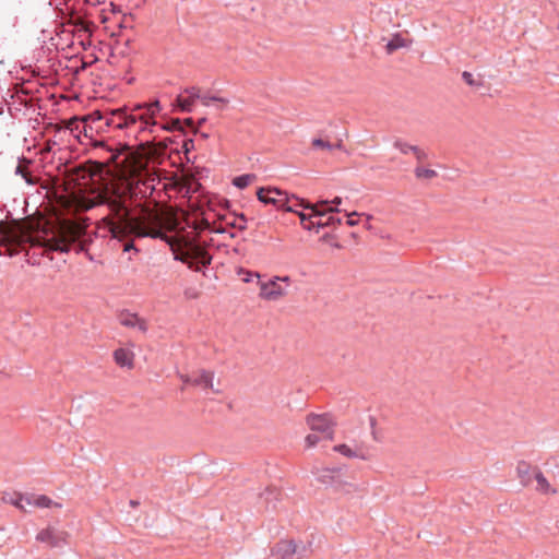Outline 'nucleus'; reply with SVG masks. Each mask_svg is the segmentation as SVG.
Here are the masks:
<instances>
[{
	"label": "nucleus",
	"instance_id": "obj_1",
	"mask_svg": "<svg viewBox=\"0 0 559 559\" xmlns=\"http://www.w3.org/2000/svg\"><path fill=\"white\" fill-rule=\"evenodd\" d=\"M128 160L126 175L106 187L99 198L110 211L103 221L111 238L121 242L124 252H138L133 238L166 239L158 216L145 204L160 177L147 158L131 155Z\"/></svg>",
	"mask_w": 559,
	"mask_h": 559
},
{
	"label": "nucleus",
	"instance_id": "obj_2",
	"mask_svg": "<svg viewBox=\"0 0 559 559\" xmlns=\"http://www.w3.org/2000/svg\"><path fill=\"white\" fill-rule=\"evenodd\" d=\"M96 121L99 123L98 128L106 126L112 130L123 131L126 138L139 141L141 145L153 142L158 128L156 120L146 117L134 106H124L108 114H99Z\"/></svg>",
	"mask_w": 559,
	"mask_h": 559
},
{
	"label": "nucleus",
	"instance_id": "obj_3",
	"mask_svg": "<svg viewBox=\"0 0 559 559\" xmlns=\"http://www.w3.org/2000/svg\"><path fill=\"white\" fill-rule=\"evenodd\" d=\"M32 246H43L51 251L68 252L73 247L76 252L85 250V240L81 239V229L79 227H70L62 237H52L45 240L44 243L35 239H29Z\"/></svg>",
	"mask_w": 559,
	"mask_h": 559
},
{
	"label": "nucleus",
	"instance_id": "obj_4",
	"mask_svg": "<svg viewBox=\"0 0 559 559\" xmlns=\"http://www.w3.org/2000/svg\"><path fill=\"white\" fill-rule=\"evenodd\" d=\"M305 207L311 210V213H309L310 225H305V229L307 230L314 229L319 231L322 227L340 225L342 223L341 218H336L332 215V213L340 212L337 207L320 209L319 204H308L305 205Z\"/></svg>",
	"mask_w": 559,
	"mask_h": 559
},
{
	"label": "nucleus",
	"instance_id": "obj_5",
	"mask_svg": "<svg viewBox=\"0 0 559 559\" xmlns=\"http://www.w3.org/2000/svg\"><path fill=\"white\" fill-rule=\"evenodd\" d=\"M258 199L264 204H272L277 209L286 212H295L296 207L292 205V199L288 198L285 191L277 188H260L257 192Z\"/></svg>",
	"mask_w": 559,
	"mask_h": 559
},
{
	"label": "nucleus",
	"instance_id": "obj_6",
	"mask_svg": "<svg viewBox=\"0 0 559 559\" xmlns=\"http://www.w3.org/2000/svg\"><path fill=\"white\" fill-rule=\"evenodd\" d=\"M280 283H285L286 286L290 283L289 276H274L266 282H259L260 293L259 296L269 301H276L286 295V288Z\"/></svg>",
	"mask_w": 559,
	"mask_h": 559
},
{
	"label": "nucleus",
	"instance_id": "obj_7",
	"mask_svg": "<svg viewBox=\"0 0 559 559\" xmlns=\"http://www.w3.org/2000/svg\"><path fill=\"white\" fill-rule=\"evenodd\" d=\"M308 547L306 545H297L293 539H281L271 548V556L277 559H290L294 555L300 558L306 557Z\"/></svg>",
	"mask_w": 559,
	"mask_h": 559
},
{
	"label": "nucleus",
	"instance_id": "obj_8",
	"mask_svg": "<svg viewBox=\"0 0 559 559\" xmlns=\"http://www.w3.org/2000/svg\"><path fill=\"white\" fill-rule=\"evenodd\" d=\"M307 425L309 428L318 433L322 435V438L326 440L333 439V423L328 414H310L307 416Z\"/></svg>",
	"mask_w": 559,
	"mask_h": 559
},
{
	"label": "nucleus",
	"instance_id": "obj_9",
	"mask_svg": "<svg viewBox=\"0 0 559 559\" xmlns=\"http://www.w3.org/2000/svg\"><path fill=\"white\" fill-rule=\"evenodd\" d=\"M215 374L213 371L200 369L193 372L192 386L210 390L214 394L222 393V390L214 384Z\"/></svg>",
	"mask_w": 559,
	"mask_h": 559
},
{
	"label": "nucleus",
	"instance_id": "obj_10",
	"mask_svg": "<svg viewBox=\"0 0 559 559\" xmlns=\"http://www.w3.org/2000/svg\"><path fill=\"white\" fill-rule=\"evenodd\" d=\"M67 534L62 531L48 526L36 535V540L48 544L50 547H59L66 543Z\"/></svg>",
	"mask_w": 559,
	"mask_h": 559
},
{
	"label": "nucleus",
	"instance_id": "obj_11",
	"mask_svg": "<svg viewBox=\"0 0 559 559\" xmlns=\"http://www.w3.org/2000/svg\"><path fill=\"white\" fill-rule=\"evenodd\" d=\"M118 321L121 325L131 329H138L145 333L147 331V323L144 319L140 318L136 313L123 310L118 314Z\"/></svg>",
	"mask_w": 559,
	"mask_h": 559
},
{
	"label": "nucleus",
	"instance_id": "obj_12",
	"mask_svg": "<svg viewBox=\"0 0 559 559\" xmlns=\"http://www.w3.org/2000/svg\"><path fill=\"white\" fill-rule=\"evenodd\" d=\"M282 492L275 487H267L259 495L260 503L265 510L276 508V503L281 500Z\"/></svg>",
	"mask_w": 559,
	"mask_h": 559
},
{
	"label": "nucleus",
	"instance_id": "obj_13",
	"mask_svg": "<svg viewBox=\"0 0 559 559\" xmlns=\"http://www.w3.org/2000/svg\"><path fill=\"white\" fill-rule=\"evenodd\" d=\"M338 468H321L317 472V480L326 486L338 488L340 486Z\"/></svg>",
	"mask_w": 559,
	"mask_h": 559
},
{
	"label": "nucleus",
	"instance_id": "obj_14",
	"mask_svg": "<svg viewBox=\"0 0 559 559\" xmlns=\"http://www.w3.org/2000/svg\"><path fill=\"white\" fill-rule=\"evenodd\" d=\"M25 501L28 504H32V506L37 507V508H51V507L61 508L62 507L61 503L51 500L46 495H37V496L31 495V496H26L25 497Z\"/></svg>",
	"mask_w": 559,
	"mask_h": 559
},
{
	"label": "nucleus",
	"instance_id": "obj_15",
	"mask_svg": "<svg viewBox=\"0 0 559 559\" xmlns=\"http://www.w3.org/2000/svg\"><path fill=\"white\" fill-rule=\"evenodd\" d=\"M114 359L120 367L133 368L134 354L127 348H118L114 352Z\"/></svg>",
	"mask_w": 559,
	"mask_h": 559
},
{
	"label": "nucleus",
	"instance_id": "obj_16",
	"mask_svg": "<svg viewBox=\"0 0 559 559\" xmlns=\"http://www.w3.org/2000/svg\"><path fill=\"white\" fill-rule=\"evenodd\" d=\"M135 109L143 111L146 117L155 120L156 115L162 111V105L159 100H154L152 103H139L133 105Z\"/></svg>",
	"mask_w": 559,
	"mask_h": 559
},
{
	"label": "nucleus",
	"instance_id": "obj_17",
	"mask_svg": "<svg viewBox=\"0 0 559 559\" xmlns=\"http://www.w3.org/2000/svg\"><path fill=\"white\" fill-rule=\"evenodd\" d=\"M411 45V41H407L405 38L402 37L401 34H394L393 37L388 41L385 49L389 55L394 52L395 50L408 47Z\"/></svg>",
	"mask_w": 559,
	"mask_h": 559
},
{
	"label": "nucleus",
	"instance_id": "obj_18",
	"mask_svg": "<svg viewBox=\"0 0 559 559\" xmlns=\"http://www.w3.org/2000/svg\"><path fill=\"white\" fill-rule=\"evenodd\" d=\"M535 479L537 483L536 490L542 493H556V489H552L547 478L544 474L537 468L535 472Z\"/></svg>",
	"mask_w": 559,
	"mask_h": 559
},
{
	"label": "nucleus",
	"instance_id": "obj_19",
	"mask_svg": "<svg viewBox=\"0 0 559 559\" xmlns=\"http://www.w3.org/2000/svg\"><path fill=\"white\" fill-rule=\"evenodd\" d=\"M334 450L336 452L341 453L342 455H344L346 457H349V459H361V460H367L368 459V456L366 454H364L361 451L353 450L347 444L335 445Z\"/></svg>",
	"mask_w": 559,
	"mask_h": 559
},
{
	"label": "nucleus",
	"instance_id": "obj_20",
	"mask_svg": "<svg viewBox=\"0 0 559 559\" xmlns=\"http://www.w3.org/2000/svg\"><path fill=\"white\" fill-rule=\"evenodd\" d=\"M516 474L522 485L527 486L531 481V465L525 461L519 462L516 466Z\"/></svg>",
	"mask_w": 559,
	"mask_h": 559
},
{
	"label": "nucleus",
	"instance_id": "obj_21",
	"mask_svg": "<svg viewBox=\"0 0 559 559\" xmlns=\"http://www.w3.org/2000/svg\"><path fill=\"white\" fill-rule=\"evenodd\" d=\"M195 99L188 97V94L182 92L176 98L177 106L183 112H190L193 109Z\"/></svg>",
	"mask_w": 559,
	"mask_h": 559
},
{
	"label": "nucleus",
	"instance_id": "obj_22",
	"mask_svg": "<svg viewBox=\"0 0 559 559\" xmlns=\"http://www.w3.org/2000/svg\"><path fill=\"white\" fill-rule=\"evenodd\" d=\"M257 176L254 174H245L238 177H235L233 180V185L238 189L247 188L252 181H254Z\"/></svg>",
	"mask_w": 559,
	"mask_h": 559
},
{
	"label": "nucleus",
	"instance_id": "obj_23",
	"mask_svg": "<svg viewBox=\"0 0 559 559\" xmlns=\"http://www.w3.org/2000/svg\"><path fill=\"white\" fill-rule=\"evenodd\" d=\"M415 177L417 179L431 180L438 176L437 171L430 168L417 166L414 169Z\"/></svg>",
	"mask_w": 559,
	"mask_h": 559
},
{
	"label": "nucleus",
	"instance_id": "obj_24",
	"mask_svg": "<svg viewBox=\"0 0 559 559\" xmlns=\"http://www.w3.org/2000/svg\"><path fill=\"white\" fill-rule=\"evenodd\" d=\"M293 200L295 201V203L293 205L296 207V211L294 213L298 214L302 226L305 227V225H310L309 214H306L305 212H299L297 210V207L306 209L305 205H308L309 203L305 204L304 201H301V200H299L298 198H295V197L293 198Z\"/></svg>",
	"mask_w": 559,
	"mask_h": 559
},
{
	"label": "nucleus",
	"instance_id": "obj_25",
	"mask_svg": "<svg viewBox=\"0 0 559 559\" xmlns=\"http://www.w3.org/2000/svg\"><path fill=\"white\" fill-rule=\"evenodd\" d=\"M26 496H23L22 493H15V498L8 497V495H4L0 501L4 503H10L14 506L15 508L24 511V506L22 504V501L25 500Z\"/></svg>",
	"mask_w": 559,
	"mask_h": 559
},
{
	"label": "nucleus",
	"instance_id": "obj_26",
	"mask_svg": "<svg viewBox=\"0 0 559 559\" xmlns=\"http://www.w3.org/2000/svg\"><path fill=\"white\" fill-rule=\"evenodd\" d=\"M312 146L316 148H322V150H333V148H340L342 146V143L338 142L337 144L333 145L328 141H324L322 139H313Z\"/></svg>",
	"mask_w": 559,
	"mask_h": 559
},
{
	"label": "nucleus",
	"instance_id": "obj_27",
	"mask_svg": "<svg viewBox=\"0 0 559 559\" xmlns=\"http://www.w3.org/2000/svg\"><path fill=\"white\" fill-rule=\"evenodd\" d=\"M394 147L397 148L402 154L414 153V150L417 147L416 145H411L402 140H396L394 142Z\"/></svg>",
	"mask_w": 559,
	"mask_h": 559
},
{
	"label": "nucleus",
	"instance_id": "obj_28",
	"mask_svg": "<svg viewBox=\"0 0 559 559\" xmlns=\"http://www.w3.org/2000/svg\"><path fill=\"white\" fill-rule=\"evenodd\" d=\"M200 100L202 102V104L204 106H210V104L212 102H217V103H221L223 105L228 104V99L227 98L218 97V96H210V95H202Z\"/></svg>",
	"mask_w": 559,
	"mask_h": 559
},
{
	"label": "nucleus",
	"instance_id": "obj_29",
	"mask_svg": "<svg viewBox=\"0 0 559 559\" xmlns=\"http://www.w3.org/2000/svg\"><path fill=\"white\" fill-rule=\"evenodd\" d=\"M462 79H463V81H464L467 85H469V86H473V87H479V86H481V82H480V81H478V80H476V79L474 78V75H473L471 72H468V71H464V72L462 73Z\"/></svg>",
	"mask_w": 559,
	"mask_h": 559
},
{
	"label": "nucleus",
	"instance_id": "obj_30",
	"mask_svg": "<svg viewBox=\"0 0 559 559\" xmlns=\"http://www.w3.org/2000/svg\"><path fill=\"white\" fill-rule=\"evenodd\" d=\"M321 439H323L322 435L319 436L317 432L313 431V433H309L306 437V439H305L306 447L307 448H313V447H316L320 442Z\"/></svg>",
	"mask_w": 559,
	"mask_h": 559
},
{
	"label": "nucleus",
	"instance_id": "obj_31",
	"mask_svg": "<svg viewBox=\"0 0 559 559\" xmlns=\"http://www.w3.org/2000/svg\"><path fill=\"white\" fill-rule=\"evenodd\" d=\"M181 129V122L179 119H174L169 124H158L157 131H173Z\"/></svg>",
	"mask_w": 559,
	"mask_h": 559
},
{
	"label": "nucleus",
	"instance_id": "obj_32",
	"mask_svg": "<svg viewBox=\"0 0 559 559\" xmlns=\"http://www.w3.org/2000/svg\"><path fill=\"white\" fill-rule=\"evenodd\" d=\"M15 174L16 175H21L25 181L28 183V185H33L34 181L32 180V177L29 175V173L23 168L21 165H19L16 168H15Z\"/></svg>",
	"mask_w": 559,
	"mask_h": 559
},
{
	"label": "nucleus",
	"instance_id": "obj_33",
	"mask_svg": "<svg viewBox=\"0 0 559 559\" xmlns=\"http://www.w3.org/2000/svg\"><path fill=\"white\" fill-rule=\"evenodd\" d=\"M175 260L186 263L189 269H192L197 272L200 271L199 266H194V264L188 260L187 254H175Z\"/></svg>",
	"mask_w": 559,
	"mask_h": 559
},
{
	"label": "nucleus",
	"instance_id": "obj_34",
	"mask_svg": "<svg viewBox=\"0 0 559 559\" xmlns=\"http://www.w3.org/2000/svg\"><path fill=\"white\" fill-rule=\"evenodd\" d=\"M186 94H188V97L192 98V99H201V93H200V88L199 87H195V86H192V87H189V88H186L183 91Z\"/></svg>",
	"mask_w": 559,
	"mask_h": 559
},
{
	"label": "nucleus",
	"instance_id": "obj_35",
	"mask_svg": "<svg viewBox=\"0 0 559 559\" xmlns=\"http://www.w3.org/2000/svg\"><path fill=\"white\" fill-rule=\"evenodd\" d=\"M183 296L187 299H198L200 297V292L194 287H188L183 290Z\"/></svg>",
	"mask_w": 559,
	"mask_h": 559
},
{
	"label": "nucleus",
	"instance_id": "obj_36",
	"mask_svg": "<svg viewBox=\"0 0 559 559\" xmlns=\"http://www.w3.org/2000/svg\"><path fill=\"white\" fill-rule=\"evenodd\" d=\"M246 222H247V219H246L245 215L241 214L237 219H235V222L231 223V226L237 227L240 230H242L246 228Z\"/></svg>",
	"mask_w": 559,
	"mask_h": 559
},
{
	"label": "nucleus",
	"instance_id": "obj_37",
	"mask_svg": "<svg viewBox=\"0 0 559 559\" xmlns=\"http://www.w3.org/2000/svg\"><path fill=\"white\" fill-rule=\"evenodd\" d=\"M329 203L334 204V205H335V207H336L337 205H340V204L342 203V199H341L340 197H335L331 202H329V201L324 200V201L319 202L318 204H319V206H320V207L325 209V206H326Z\"/></svg>",
	"mask_w": 559,
	"mask_h": 559
},
{
	"label": "nucleus",
	"instance_id": "obj_38",
	"mask_svg": "<svg viewBox=\"0 0 559 559\" xmlns=\"http://www.w3.org/2000/svg\"><path fill=\"white\" fill-rule=\"evenodd\" d=\"M413 154L415 155V157H416V159H417L418 162H421V160H424V159H426V158H427V154H426V152H424V151H423L421 148H419L418 146L414 150V153H413Z\"/></svg>",
	"mask_w": 559,
	"mask_h": 559
},
{
	"label": "nucleus",
	"instance_id": "obj_39",
	"mask_svg": "<svg viewBox=\"0 0 559 559\" xmlns=\"http://www.w3.org/2000/svg\"><path fill=\"white\" fill-rule=\"evenodd\" d=\"M179 378L185 386L192 385L193 372L191 374H179Z\"/></svg>",
	"mask_w": 559,
	"mask_h": 559
},
{
	"label": "nucleus",
	"instance_id": "obj_40",
	"mask_svg": "<svg viewBox=\"0 0 559 559\" xmlns=\"http://www.w3.org/2000/svg\"><path fill=\"white\" fill-rule=\"evenodd\" d=\"M358 214L356 212H353L350 214H347L348 219L346 221L347 225L355 226L357 225V221L354 218V216H357Z\"/></svg>",
	"mask_w": 559,
	"mask_h": 559
},
{
	"label": "nucleus",
	"instance_id": "obj_41",
	"mask_svg": "<svg viewBox=\"0 0 559 559\" xmlns=\"http://www.w3.org/2000/svg\"><path fill=\"white\" fill-rule=\"evenodd\" d=\"M193 147V141L191 139L183 142L182 148L185 152H189Z\"/></svg>",
	"mask_w": 559,
	"mask_h": 559
},
{
	"label": "nucleus",
	"instance_id": "obj_42",
	"mask_svg": "<svg viewBox=\"0 0 559 559\" xmlns=\"http://www.w3.org/2000/svg\"><path fill=\"white\" fill-rule=\"evenodd\" d=\"M252 277H260V275L258 273H249V276L247 278H245V282H251L252 281Z\"/></svg>",
	"mask_w": 559,
	"mask_h": 559
},
{
	"label": "nucleus",
	"instance_id": "obj_43",
	"mask_svg": "<svg viewBox=\"0 0 559 559\" xmlns=\"http://www.w3.org/2000/svg\"><path fill=\"white\" fill-rule=\"evenodd\" d=\"M370 425L371 427H374L376 425V419L373 417H370Z\"/></svg>",
	"mask_w": 559,
	"mask_h": 559
},
{
	"label": "nucleus",
	"instance_id": "obj_44",
	"mask_svg": "<svg viewBox=\"0 0 559 559\" xmlns=\"http://www.w3.org/2000/svg\"><path fill=\"white\" fill-rule=\"evenodd\" d=\"M130 504H131L132 507H136V506L139 504V502H138V501H135V500H130Z\"/></svg>",
	"mask_w": 559,
	"mask_h": 559
},
{
	"label": "nucleus",
	"instance_id": "obj_45",
	"mask_svg": "<svg viewBox=\"0 0 559 559\" xmlns=\"http://www.w3.org/2000/svg\"><path fill=\"white\" fill-rule=\"evenodd\" d=\"M4 240V235L3 233L0 230V243Z\"/></svg>",
	"mask_w": 559,
	"mask_h": 559
},
{
	"label": "nucleus",
	"instance_id": "obj_46",
	"mask_svg": "<svg viewBox=\"0 0 559 559\" xmlns=\"http://www.w3.org/2000/svg\"><path fill=\"white\" fill-rule=\"evenodd\" d=\"M186 122H187V123H189V124H191V123H192V119H191V118H188V119H186Z\"/></svg>",
	"mask_w": 559,
	"mask_h": 559
},
{
	"label": "nucleus",
	"instance_id": "obj_47",
	"mask_svg": "<svg viewBox=\"0 0 559 559\" xmlns=\"http://www.w3.org/2000/svg\"><path fill=\"white\" fill-rule=\"evenodd\" d=\"M211 263V259H209L206 262H204V264H210Z\"/></svg>",
	"mask_w": 559,
	"mask_h": 559
}]
</instances>
